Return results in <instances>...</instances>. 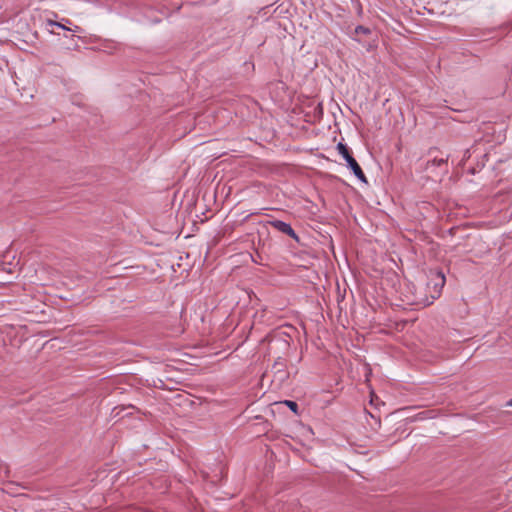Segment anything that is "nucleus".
<instances>
[{"instance_id": "obj_3", "label": "nucleus", "mask_w": 512, "mask_h": 512, "mask_svg": "<svg viewBox=\"0 0 512 512\" xmlns=\"http://www.w3.org/2000/svg\"><path fill=\"white\" fill-rule=\"evenodd\" d=\"M271 225L279 232L290 236L294 240H298L297 234L295 233V231L293 230V228L291 227V225L289 223H286L281 220H274L271 222Z\"/></svg>"}, {"instance_id": "obj_2", "label": "nucleus", "mask_w": 512, "mask_h": 512, "mask_svg": "<svg viewBox=\"0 0 512 512\" xmlns=\"http://www.w3.org/2000/svg\"><path fill=\"white\" fill-rule=\"evenodd\" d=\"M338 153L345 159L347 166L353 171L354 175L362 182L366 183L367 179L357 161L350 154L347 146L343 143L337 144Z\"/></svg>"}, {"instance_id": "obj_4", "label": "nucleus", "mask_w": 512, "mask_h": 512, "mask_svg": "<svg viewBox=\"0 0 512 512\" xmlns=\"http://www.w3.org/2000/svg\"><path fill=\"white\" fill-rule=\"evenodd\" d=\"M48 25H50V26H57V27H59L61 29L68 30V31H73V32H78L80 30L79 26H75L74 28H68L65 25H63L62 23L51 21V20L48 21Z\"/></svg>"}, {"instance_id": "obj_6", "label": "nucleus", "mask_w": 512, "mask_h": 512, "mask_svg": "<svg viewBox=\"0 0 512 512\" xmlns=\"http://www.w3.org/2000/svg\"><path fill=\"white\" fill-rule=\"evenodd\" d=\"M284 404L287 405L294 413L298 411V404L291 400H285Z\"/></svg>"}, {"instance_id": "obj_8", "label": "nucleus", "mask_w": 512, "mask_h": 512, "mask_svg": "<svg viewBox=\"0 0 512 512\" xmlns=\"http://www.w3.org/2000/svg\"><path fill=\"white\" fill-rule=\"evenodd\" d=\"M507 406H511L512 407V398L507 402Z\"/></svg>"}, {"instance_id": "obj_7", "label": "nucleus", "mask_w": 512, "mask_h": 512, "mask_svg": "<svg viewBox=\"0 0 512 512\" xmlns=\"http://www.w3.org/2000/svg\"><path fill=\"white\" fill-rule=\"evenodd\" d=\"M445 162H446V160L443 159V158H439V159L438 158H434L431 161H428V166L429 165L440 166V165L444 164Z\"/></svg>"}, {"instance_id": "obj_1", "label": "nucleus", "mask_w": 512, "mask_h": 512, "mask_svg": "<svg viewBox=\"0 0 512 512\" xmlns=\"http://www.w3.org/2000/svg\"><path fill=\"white\" fill-rule=\"evenodd\" d=\"M445 285V276L441 271H436L431 274L430 281L428 282V288L431 291V297L426 298L423 301L424 306L431 305L435 299H437Z\"/></svg>"}, {"instance_id": "obj_5", "label": "nucleus", "mask_w": 512, "mask_h": 512, "mask_svg": "<svg viewBox=\"0 0 512 512\" xmlns=\"http://www.w3.org/2000/svg\"><path fill=\"white\" fill-rule=\"evenodd\" d=\"M370 32H371V31H370V29H369V28L364 27V26H361V25H359V26H357V27L355 28V33H357V34H364V35H368V34H370Z\"/></svg>"}]
</instances>
